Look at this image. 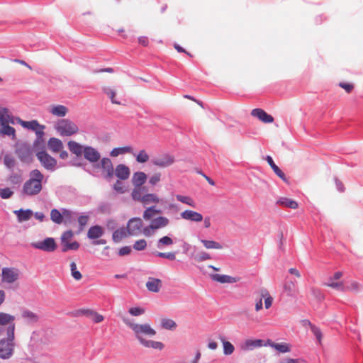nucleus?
Wrapping results in <instances>:
<instances>
[{"label":"nucleus","mask_w":363,"mask_h":363,"mask_svg":"<svg viewBox=\"0 0 363 363\" xmlns=\"http://www.w3.org/2000/svg\"><path fill=\"white\" fill-rule=\"evenodd\" d=\"M269 345L281 353H286L291 351L290 345L285 342L274 343L273 342H269Z\"/></svg>","instance_id":"obj_35"},{"label":"nucleus","mask_w":363,"mask_h":363,"mask_svg":"<svg viewBox=\"0 0 363 363\" xmlns=\"http://www.w3.org/2000/svg\"><path fill=\"white\" fill-rule=\"evenodd\" d=\"M201 243L206 249L221 250L223 246L218 242L214 240H201Z\"/></svg>","instance_id":"obj_41"},{"label":"nucleus","mask_w":363,"mask_h":363,"mask_svg":"<svg viewBox=\"0 0 363 363\" xmlns=\"http://www.w3.org/2000/svg\"><path fill=\"white\" fill-rule=\"evenodd\" d=\"M339 86L344 89L347 93H350L354 89L353 84L349 83L340 82Z\"/></svg>","instance_id":"obj_60"},{"label":"nucleus","mask_w":363,"mask_h":363,"mask_svg":"<svg viewBox=\"0 0 363 363\" xmlns=\"http://www.w3.org/2000/svg\"><path fill=\"white\" fill-rule=\"evenodd\" d=\"M13 194V191L9 188H5L0 190V196L2 199H9Z\"/></svg>","instance_id":"obj_56"},{"label":"nucleus","mask_w":363,"mask_h":363,"mask_svg":"<svg viewBox=\"0 0 363 363\" xmlns=\"http://www.w3.org/2000/svg\"><path fill=\"white\" fill-rule=\"evenodd\" d=\"M70 271H71V274H72V277L75 280L79 281L82 279V275L80 273V272L77 270V264L75 262H72L70 263Z\"/></svg>","instance_id":"obj_43"},{"label":"nucleus","mask_w":363,"mask_h":363,"mask_svg":"<svg viewBox=\"0 0 363 363\" xmlns=\"http://www.w3.org/2000/svg\"><path fill=\"white\" fill-rule=\"evenodd\" d=\"M309 325H310L311 331L313 332L314 335L316 337L318 342H320V341L322 340V333H321L320 330L315 325H312L310 322H309Z\"/></svg>","instance_id":"obj_51"},{"label":"nucleus","mask_w":363,"mask_h":363,"mask_svg":"<svg viewBox=\"0 0 363 363\" xmlns=\"http://www.w3.org/2000/svg\"><path fill=\"white\" fill-rule=\"evenodd\" d=\"M44 175L39 169H33L29 173L28 179L23 186V192L27 196H35L43 189Z\"/></svg>","instance_id":"obj_3"},{"label":"nucleus","mask_w":363,"mask_h":363,"mask_svg":"<svg viewBox=\"0 0 363 363\" xmlns=\"http://www.w3.org/2000/svg\"><path fill=\"white\" fill-rule=\"evenodd\" d=\"M284 288L286 292L291 294L295 291L296 286L293 281H288L284 284Z\"/></svg>","instance_id":"obj_57"},{"label":"nucleus","mask_w":363,"mask_h":363,"mask_svg":"<svg viewBox=\"0 0 363 363\" xmlns=\"http://www.w3.org/2000/svg\"><path fill=\"white\" fill-rule=\"evenodd\" d=\"M259 293L262 299L264 298L265 308L267 309L269 308L272 305L273 298L270 296L269 291L265 289H261Z\"/></svg>","instance_id":"obj_37"},{"label":"nucleus","mask_w":363,"mask_h":363,"mask_svg":"<svg viewBox=\"0 0 363 363\" xmlns=\"http://www.w3.org/2000/svg\"><path fill=\"white\" fill-rule=\"evenodd\" d=\"M16 118L7 108L0 106V135L16 138V130L11 125L16 123Z\"/></svg>","instance_id":"obj_4"},{"label":"nucleus","mask_w":363,"mask_h":363,"mask_svg":"<svg viewBox=\"0 0 363 363\" xmlns=\"http://www.w3.org/2000/svg\"><path fill=\"white\" fill-rule=\"evenodd\" d=\"M89 217L87 216H81L78 218V223L80 225V230H82L84 227L87 224Z\"/></svg>","instance_id":"obj_58"},{"label":"nucleus","mask_w":363,"mask_h":363,"mask_svg":"<svg viewBox=\"0 0 363 363\" xmlns=\"http://www.w3.org/2000/svg\"><path fill=\"white\" fill-rule=\"evenodd\" d=\"M262 345V340H247L245 342V347H246V349H247V350H249V349L252 350L254 347H261Z\"/></svg>","instance_id":"obj_46"},{"label":"nucleus","mask_w":363,"mask_h":363,"mask_svg":"<svg viewBox=\"0 0 363 363\" xmlns=\"http://www.w3.org/2000/svg\"><path fill=\"white\" fill-rule=\"evenodd\" d=\"M21 318L26 325L37 324L40 320V315L29 309L23 308L21 311Z\"/></svg>","instance_id":"obj_16"},{"label":"nucleus","mask_w":363,"mask_h":363,"mask_svg":"<svg viewBox=\"0 0 363 363\" xmlns=\"http://www.w3.org/2000/svg\"><path fill=\"white\" fill-rule=\"evenodd\" d=\"M16 123L20 124L23 128L35 132L37 138L33 143L34 147H38L40 144L43 143V136L45 135L44 130L45 129L44 125L40 124L37 120L25 121L19 117L16 118Z\"/></svg>","instance_id":"obj_5"},{"label":"nucleus","mask_w":363,"mask_h":363,"mask_svg":"<svg viewBox=\"0 0 363 363\" xmlns=\"http://www.w3.org/2000/svg\"><path fill=\"white\" fill-rule=\"evenodd\" d=\"M94 323H99L104 320V316L94 311L93 314L90 317Z\"/></svg>","instance_id":"obj_59"},{"label":"nucleus","mask_w":363,"mask_h":363,"mask_svg":"<svg viewBox=\"0 0 363 363\" xmlns=\"http://www.w3.org/2000/svg\"><path fill=\"white\" fill-rule=\"evenodd\" d=\"M16 155L20 160L23 163H30L33 161L32 147L26 144H20L16 148Z\"/></svg>","instance_id":"obj_13"},{"label":"nucleus","mask_w":363,"mask_h":363,"mask_svg":"<svg viewBox=\"0 0 363 363\" xmlns=\"http://www.w3.org/2000/svg\"><path fill=\"white\" fill-rule=\"evenodd\" d=\"M30 245L35 249L48 252H54L57 247L55 239L52 238H46L43 240L33 242Z\"/></svg>","instance_id":"obj_11"},{"label":"nucleus","mask_w":363,"mask_h":363,"mask_svg":"<svg viewBox=\"0 0 363 363\" xmlns=\"http://www.w3.org/2000/svg\"><path fill=\"white\" fill-rule=\"evenodd\" d=\"M342 277L341 272H337L333 277L328 279V281L325 284L326 286L331 287L340 291H345V288L343 281H337Z\"/></svg>","instance_id":"obj_17"},{"label":"nucleus","mask_w":363,"mask_h":363,"mask_svg":"<svg viewBox=\"0 0 363 363\" xmlns=\"http://www.w3.org/2000/svg\"><path fill=\"white\" fill-rule=\"evenodd\" d=\"M55 128L61 136H71L79 132L77 125L68 119L58 121Z\"/></svg>","instance_id":"obj_7"},{"label":"nucleus","mask_w":363,"mask_h":363,"mask_svg":"<svg viewBox=\"0 0 363 363\" xmlns=\"http://www.w3.org/2000/svg\"><path fill=\"white\" fill-rule=\"evenodd\" d=\"M149 155L145 150H140L136 156V160L139 163H145L149 160Z\"/></svg>","instance_id":"obj_47"},{"label":"nucleus","mask_w":363,"mask_h":363,"mask_svg":"<svg viewBox=\"0 0 363 363\" xmlns=\"http://www.w3.org/2000/svg\"><path fill=\"white\" fill-rule=\"evenodd\" d=\"M114 173L118 179L125 180L130 177V171L128 167L123 164H120L116 166Z\"/></svg>","instance_id":"obj_23"},{"label":"nucleus","mask_w":363,"mask_h":363,"mask_svg":"<svg viewBox=\"0 0 363 363\" xmlns=\"http://www.w3.org/2000/svg\"><path fill=\"white\" fill-rule=\"evenodd\" d=\"M131 252V247L130 246H125L120 249L119 250V255L124 256L128 255Z\"/></svg>","instance_id":"obj_63"},{"label":"nucleus","mask_w":363,"mask_h":363,"mask_svg":"<svg viewBox=\"0 0 363 363\" xmlns=\"http://www.w3.org/2000/svg\"><path fill=\"white\" fill-rule=\"evenodd\" d=\"M20 274V270L16 267H4L1 272L2 282L13 284L18 280Z\"/></svg>","instance_id":"obj_14"},{"label":"nucleus","mask_w":363,"mask_h":363,"mask_svg":"<svg viewBox=\"0 0 363 363\" xmlns=\"http://www.w3.org/2000/svg\"><path fill=\"white\" fill-rule=\"evenodd\" d=\"M50 219L56 224H61L63 222V216L62 215V212L56 208L51 210Z\"/></svg>","instance_id":"obj_39"},{"label":"nucleus","mask_w":363,"mask_h":363,"mask_svg":"<svg viewBox=\"0 0 363 363\" xmlns=\"http://www.w3.org/2000/svg\"><path fill=\"white\" fill-rule=\"evenodd\" d=\"M72 214V211L67 209L64 208L62 210V215L63 216V220L65 219V222H67L71 219Z\"/></svg>","instance_id":"obj_62"},{"label":"nucleus","mask_w":363,"mask_h":363,"mask_svg":"<svg viewBox=\"0 0 363 363\" xmlns=\"http://www.w3.org/2000/svg\"><path fill=\"white\" fill-rule=\"evenodd\" d=\"M128 312L133 316H138L145 313V309L140 307H133L129 309Z\"/></svg>","instance_id":"obj_52"},{"label":"nucleus","mask_w":363,"mask_h":363,"mask_svg":"<svg viewBox=\"0 0 363 363\" xmlns=\"http://www.w3.org/2000/svg\"><path fill=\"white\" fill-rule=\"evenodd\" d=\"M147 180V175L143 172H138L133 174L132 183L134 186H142Z\"/></svg>","instance_id":"obj_31"},{"label":"nucleus","mask_w":363,"mask_h":363,"mask_svg":"<svg viewBox=\"0 0 363 363\" xmlns=\"http://www.w3.org/2000/svg\"><path fill=\"white\" fill-rule=\"evenodd\" d=\"M161 325L162 328L167 330H173L177 327L176 323L172 319H162L161 321Z\"/></svg>","instance_id":"obj_45"},{"label":"nucleus","mask_w":363,"mask_h":363,"mask_svg":"<svg viewBox=\"0 0 363 363\" xmlns=\"http://www.w3.org/2000/svg\"><path fill=\"white\" fill-rule=\"evenodd\" d=\"M138 43L143 46H147L149 44L148 38L146 36H140L138 38Z\"/></svg>","instance_id":"obj_64"},{"label":"nucleus","mask_w":363,"mask_h":363,"mask_svg":"<svg viewBox=\"0 0 363 363\" xmlns=\"http://www.w3.org/2000/svg\"><path fill=\"white\" fill-rule=\"evenodd\" d=\"M127 233L130 236H138L144 235V228H143V220L140 218H130L127 223Z\"/></svg>","instance_id":"obj_10"},{"label":"nucleus","mask_w":363,"mask_h":363,"mask_svg":"<svg viewBox=\"0 0 363 363\" xmlns=\"http://www.w3.org/2000/svg\"><path fill=\"white\" fill-rule=\"evenodd\" d=\"M211 277L213 281L221 284H233L239 281V278L219 274H211Z\"/></svg>","instance_id":"obj_22"},{"label":"nucleus","mask_w":363,"mask_h":363,"mask_svg":"<svg viewBox=\"0 0 363 363\" xmlns=\"http://www.w3.org/2000/svg\"><path fill=\"white\" fill-rule=\"evenodd\" d=\"M273 171L282 181L285 183H289L288 179L278 166L276 168H274Z\"/></svg>","instance_id":"obj_55"},{"label":"nucleus","mask_w":363,"mask_h":363,"mask_svg":"<svg viewBox=\"0 0 363 363\" xmlns=\"http://www.w3.org/2000/svg\"><path fill=\"white\" fill-rule=\"evenodd\" d=\"M67 146L69 151L75 155L77 157H81L85 149V146L82 145L79 143L70 140L67 143Z\"/></svg>","instance_id":"obj_24"},{"label":"nucleus","mask_w":363,"mask_h":363,"mask_svg":"<svg viewBox=\"0 0 363 363\" xmlns=\"http://www.w3.org/2000/svg\"><path fill=\"white\" fill-rule=\"evenodd\" d=\"M133 152V150L130 146H124V147L113 148L111 151L110 155L113 157H116L120 155H125L127 153L132 154Z\"/></svg>","instance_id":"obj_33"},{"label":"nucleus","mask_w":363,"mask_h":363,"mask_svg":"<svg viewBox=\"0 0 363 363\" xmlns=\"http://www.w3.org/2000/svg\"><path fill=\"white\" fill-rule=\"evenodd\" d=\"M175 162L174 157L169 154H162L152 160V163L160 168H167L170 167Z\"/></svg>","instance_id":"obj_15"},{"label":"nucleus","mask_w":363,"mask_h":363,"mask_svg":"<svg viewBox=\"0 0 363 363\" xmlns=\"http://www.w3.org/2000/svg\"><path fill=\"white\" fill-rule=\"evenodd\" d=\"M35 155L40 164L45 169L51 172L55 169L57 166L56 159L49 155L45 150L38 151Z\"/></svg>","instance_id":"obj_9"},{"label":"nucleus","mask_w":363,"mask_h":363,"mask_svg":"<svg viewBox=\"0 0 363 363\" xmlns=\"http://www.w3.org/2000/svg\"><path fill=\"white\" fill-rule=\"evenodd\" d=\"M251 115L259 118L264 123H270L274 121V118L261 108H255L251 111Z\"/></svg>","instance_id":"obj_21"},{"label":"nucleus","mask_w":363,"mask_h":363,"mask_svg":"<svg viewBox=\"0 0 363 363\" xmlns=\"http://www.w3.org/2000/svg\"><path fill=\"white\" fill-rule=\"evenodd\" d=\"M147 191L145 186H134L131 193V196L134 201H140L141 203L143 196L145 194V192Z\"/></svg>","instance_id":"obj_32"},{"label":"nucleus","mask_w":363,"mask_h":363,"mask_svg":"<svg viewBox=\"0 0 363 363\" xmlns=\"http://www.w3.org/2000/svg\"><path fill=\"white\" fill-rule=\"evenodd\" d=\"M156 255L161 258L168 259L169 260H174L176 259V254L174 252H157Z\"/></svg>","instance_id":"obj_50"},{"label":"nucleus","mask_w":363,"mask_h":363,"mask_svg":"<svg viewBox=\"0 0 363 363\" xmlns=\"http://www.w3.org/2000/svg\"><path fill=\"white\" fill-rule=\"evenodd\" d=\"M123 320L133 331L135 337L144 347L159 350L164 348V345L161 342L147 340V337H152L156 335V330L150 324L134 323L125 318H123Z\"/></svg>","instance_id":"obj_1"},{"label":"nucleus","mask_w":363,"mask_h":363,"mask_svg":"<svg viewBox=\"0 0 363 363\" xmlns=\"http://www.w3.org/2000/svg\"><path fill=\"white\" fill-rule=\"evenodd\" d=\"M277 204L291 209H296L298 207V204L296 201L287 197L279 198L277 201Z\"/></svg>","instance_id":"obj_28"},{"label":"nucleus","mask_w":363,"mask_h":363,"mask_svg":"<svg viewBox=\"0 0 363 363\" xmlns=\"http://www.w3.org/2000/svg\"><path fill=\"white\" fill-rule=\"evenodd\" d=\"M113 189L118 193L123 194L125 191L124 189V187L123 186V184L120 181H117L114 185Z\"/></svg>","instance_id":"obj_61"},{"label":"nucleus","mask_w":363,"mask_h":363,"mask_svg":"<svg viewBox=\"0 0 363 363\" xmlns=\"http://www.w3.org/2000/svg\"><path fill=\"white\" fill-rule=\"evenodd\" d=\"M146 287L148 291L157 293L162 287V281L159 279L150 277L146 283Z\"/></svg>","instance_id":"obj_27"},{"label":"nucleus","mask_w":363,"mask_h":363,"mask_svg":"<svg viewBox=\"0 0 363 363\" xmlns=\"http://www.w3.org/2000/svg\"><path fill=\"white\" fill-rule=\"evenodd\" d=\"M173 240L169 236H163L160 238L157 242V247L158 248H162L164 246H169L173 244Z\"/></svg>","instance_id":"obj_42"},{"label":"nucleus","mask_w":363,"mask_h":363,"mask_svg":"<svg viewBox=\"0 0 363 363\" xmlns=\"http://www.w3.org/2000/svg\"><path fill=\"white\" fill-rule=\"evenodd\" d=\"M48 147L53 153H57L63 149L62 142L57 138H50L48 141Z\"/></svg>","instance_id":"obj_25"},{"label":"nucleus","mask_w":363,"mask_h":363,"mask_svg":"<svg viewBox=\"0 0 363 363\" xmlns=\"http://www.w3.org/2000/svg\"><path fill=\"white\" fill-rule=\"evenodd\" d=\"M99 162L96 167L103 169L106 177L112 178L114 174V169L111 160L108 157H103Z\"/></svg>","instance_id":"obj_18"},{"label":"nucleus","mask_w":363,"mask_h":363,"mask_svg":"<svg viewBox=\"0 0 363 363\" xmlns=\"http://www.w3.org/2000/svg\"><path fill=\"white\" fill-rule=\"evenodd\" d=\"M161 180V174L157 172L152 175L149 179V183L152 186L156 185Z\"/></svg>","instance_id":"obj_54"},{"label":"nucleus","mask_w":363,"mask_h":363,"mask_svg":"<svg viewBox=\"0 0 363 363\" xmlns=\"http://www.w3.org/2000/svg\"><path fill=\"white\" fill-rule=\"evenodd\" d=\"M68 112V109L63 105L53 106L50 109V113L58 117L65 116Z\"/></svg>","instance_id":"obj_34"},{"label":"nucleus","mask_w":363,"mask_h":363,"mask_svg":"<svg viewBox=\"0 0 363 363\" xmlns=\"http://www.w3.org/2000/svg\"><path fill=\"white\" fill-rule=\"evenodd\" d=\"M220 339L223 343L224 354H225V355L232 354L235 350V347L233 345V344L231 342H230L229 341L225 340V339L223 337H220Z\"/></svg>","instance_id":"obj_38"},{"label":"nucleus","mask_w":363,"mask_h":363,"mask_svg":"<svg viewBox=\"0 0 363 363\" xmlns=\"http://www.w3.org/2000/svg\"><path fill=\"white\" fill-rule=\"evenodd\" d=\"M4 163L9 169H12L16 164V161L13 157L6 155L4 157Z\"/></svg>","instance_id":"obj_49"},{"label":"nucleus","mask_w":363,"mask_h":363,"mask_svg":"<svg viewBox=\"0 0 363 363\" xmlns=\"http://www.w3.org/2000/svg\"><path fill=\"white\" fill-rule=\"evenodd\" d=\"M180 215L182 219L196 223L201 222L203 219L202 214L192 210H185Z\"/></svg>","instance_id":"obj_20"},{"label":"nucleus","mask_w":363,"mask_h":363,"mask_svg":"<svg viewBox=\"0 0 363 363\" xmlns=\"http://www.w3.org/2000/svg\"><path fill=\"white\" fill-rule=\"evenodd\" d=\"M16 318L14 315L5 313L0 312V335L3 334L4 332V327L6 328V335H9L10 330L15 334L16 330V324H15Z\"/></svg>","instance_id":"obj_8"},{"label":"nucleus","mask_w":363,"mask_h":363,"mask_svg":"<svg viewBox=\"0 0 363 363\" xmlns=\"http://www.w3.org/2000/svg\"><path fill=\"white\" fill-rule=\"evenodd\" d=\"M147 245V241L145 239H139L135 242L133 247L137 251H142L146 249Z\"/></svg>","instance_id":"obj_44"},{"label":"nucleus","mask_w":363,"mask_h":363,"mask_svg":"<svg viewBox=\"0 0 363 363\" xmlns=\"http://www.w3.org/2000/svg\"><path fill=\"white\" fill-rule=\"evenodd\" d=\"M103 235V230L99 225L92 226L89 228L87 233V236L89 239H97Z\"/></svg>","instance_id":"obj_36"},{"label":"nucleus","mask_w":363,"mask_h":363,"mask_svg":"<svg viewBox=\"0 0 363 363\" xmlns=\"http://www.w3.org/2000/svg\"><path fill=\"white\" fill-rule=\"evenodd\" d=\"M83 155L85 160L92 164L98 162L101 158L100 152L91 146H85Z\"/></svg>","instance_id":"obj_19"},{"label":"nucleus","mask_w":363,"mask_h":363,"mask_svg":"<svg viewBox=\"0 0 363 363\" xmlns=\"http://www.w3.org/2000/svg\"><path fill=\"white\" fill-rule=\"evenodd\" d=\"M104 93L109 98L113 104L121 105V103L117 99V90L113 86H104Z\"/></svg>","instance_id":"obj_26"},{"label":"nucleus","mask_w":363,"mask_h":363,"mask_svg":"<svg viewBox=\"0 0 363 363\" xmlns=\"http://www.w3.org/2000/svg\"><path fill=\"white\" fill-rule=\"evenodd\" d=\"M160 202V197L156 194H145L143 196L141 203L143 206H147L150 204H157Z\"/></svg>","instance_id":"obj_30"},{"label":"nucleus","mask_w":363,"mask_h":363,"mask_svg":"<svg viewBox=\"0 0 363 363\" xmlns=\"http://www.w3.org/2000/svg\"><path fill=\"white\" fill-rule=\"evenodd\" d=\"M74 233L72 230H67L63 233L61 236V245L62 252L68 250H77L79 247V244L77 241L71 242Z\"/></svg>","instance_id":"obj_12"},{"label":"nucleus","mask_w":363,"mask_h":363,"mask_svg":"<svg viewBox=\"0 0 363 363\" xmlns=\"http://www.w3.org/2000/svg\"><path fill=\"white\" fill-rule=\"evenodd\" d=\"M211 259L210 255L206 252H201L195 257V259L197 262H203Z\"/></svg>","instance_id":"obj_53"},{"label":"nucleus","mask_w":363,"mask_h":363,"mask_svg":"<svg viewBox=\"0 0 363 363\" xmlns=\"http://www.w3.org/2000/svg\"><path fill=\"white\" fill-rule=\"evenodd\" d=\"M14 214L17 216L19 223L25 222L30 219L33 216V211L30 209L16 210L13 211Z\"/></svg>","instance_id":"obj_29"},{"label":"nucleus","mask_w":363,"mask_h":363,"mask_svg":"<svg viewBox=\"0 0 363 363\" xmlns=\"http://www.w3.org/2000/svg\"><path fill=\"white\" fill-rule=\"evenodd\" d=\"M15 346V334L13 330H10L9 335H6V337L0 340V359H10L14 354Z\"/></svg>","instance_id":"obj_6"},{"label":"nucleus","mask_w":363,"mask_h":363,"mask_svg":"<svg viewBox=\"0 0 363 363\" xmlns=\"http://www.w3.org/2000/svg\"><path fill=\"white\" fill-rule=\"evenodd\" d=\"M161 213V211L157 209L155 206L147 207L143 212V218L145 220H150V224L144 228V235L150 237L155 233L161 228H164L169 224V220L164 216H158L155 218H152L155 215Z\"/></svg>","instance_id":"obj_2"},{"label":"nucleus","mask_w":363,"mask_h":363,"mask_svg":"<svg viewBox=\"0 0 363 363\" xmlns=\"http://www.w3.org/2000/svg\"><path fill=\"white\" fill-rule=\"evenodd\" d=\"M176 199L177 201H179L183 203H185L189 206H191L193 208H196V202L190 196L177 194V195H176Z\"/></svg>","instance_id":"obj_40"},{"label":"nucleus","mask_w":363,"mask_h":363,"mask_svg":"<svg viewBox=\"0 0 363 363\" xmlns=\"http://www.w3.org/2000/svg\"><path fill=\"white\" fill-rule=\"evenodd\" d=\"M128 233L124 229H119L116 230L113 234V239L115 242H118L122 238L126 237Z\"/></svg>","instance_id":"obj_48"}]
</instances>
